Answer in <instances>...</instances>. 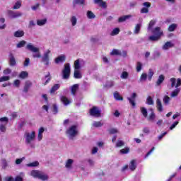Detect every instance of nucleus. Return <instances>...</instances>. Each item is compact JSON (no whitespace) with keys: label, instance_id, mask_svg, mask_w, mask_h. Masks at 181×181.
<instances>
[{"label":"nucleus","instance_id":"f257e3e1","mask_svg":"<svg viewBox=\"0 0 181 181\" xmlns=\"http://www.w3.org/2000/svg\"><path fill=\"white\" fill-rule=\"evenodd\" d=\"M25 49L30 52H32L33 53H35L33 54V57L34 59H40L42 57L39 48L33 46V45L31 43L28 44Z\"/></svg>","mask_w":181,"mask_h":181},{"label":"nucleus","instance_id":"f03ea898","mask_svg":"<svg viewBox=\"0 0 181 181\" xmlns=\"http://www.w3.org/2000/svg\"><path fill=\"white\" fill-rule=\"evenodd\" d=\"M31 176L33 177H37V179H40L42 181H46L49 180V175L45 174L43 172L33 170L31 171Z\"/></svg>","mask_w":181,"mask_h":181},{"label":"nucleus","instance_id":"7ed1b4c3","mask_svg":"<svg viewBox=\"0 0 181 181\" xmlns=\"http://www.w3.org/2000/svg\"><path fill=\"white\" fill-rule=\"evenodd\" d=\"M71 69L70 68V64L66 63L64 64V69L62 70V78L64 80H69L70 78V74Z\"/></svg>","mask_w":181,"mask_h":181},{"label":"nucleus","instance_id":"20e7f679","mask_svg":"<svg viewBox=\"0 0 181 181\" xmlns=\"http://www.w3.org/2000/svg\"><path fill=\"white\" fill-rule=\"evenodd\" d=\"M89 114L91 117L100 118L101 117V110L97 106H93L89 110Z\"/></svg>","mask_w":181,"mask_h":181},{"label":"nucleus","instance_id":"39448f33","mask_svg":"<svg viewBox=\"0 0 181 181\" xmlns=\"http://www.w3.org/2000/svg\"><path fill=\"white\" fill-rule=\"evenodd\" d=\"M25 144L27 145H29L33 141H35V139L36 138V132L33 131L31 133L26 132L25 134Z\"/></svg>","mask_w":181,"mask_h":181},{"label":"nucleus","instance_id":"423d86ee","mask_svg":"<svg viewBox=\"0 0 181 181\" xmlns=\"http://www.w3.org/2000/svg\"><path fill=\"white\" fill-rule=\"evenodd\" d=\"M0 131L1 132H6V125L9 122V119L6 117L0 118Z\"/></svg>","mask_w":181,"mask_h":181},{"label":"nucleus","instance_id":"0eeeda50","mask_svg":"<svg viewBox=\"0 0 181 181\" xmlns=\"http://www.w3.org/2000/svg\"><path fill=\"white\" fill-rule=\"evenodd\" d=\"M67 135H69L71 138H74L78 134L77 125H72L66 130Z\"/></svg>","mask_w":181,"mask_h":181},{"label":"nucleus","instance_id":"6e6552de","mask_svg":"<svg viewBox=\"0 0 181 181\" xmlns=\"http://www.w3.org/2000/svg\"><path fill=\"white\" fill-rule=\"evenodd\" d=\"M50 54V49H48L42 57V62L45 64V66H49L50 64V58L49 57Z\"/></svg>","mask_w":181,"mask_h":181},{"label":"nucleus","instance_id":"1a4fd4ad","mask_svg":"<svg viewBox=\"0 0 181 181\" xmlns=\"http://www.w3.org/2000/svg\"><path fill=\"white\" fill-rule=\"evenodd\" d=\"M7 13L10 18H12V19H15L16 18H20V16H22V13L21 12H14L12 10H8L7 11Z\"/></svg>","mask_w":181,"mask_h":181},{"label":"nucleus","instance_id":"9d476101","mask_svg":"<svg viewBox=\"0 0 181 181\" xmlns=\"http://www.w3.org/2000/svg\"><path fill=\"white\" fill-rule=\"evenodd\" d=\"M152 33L156 36H159L160 38L163 36V31L160 30V27H156L153 30Z\"/></svg>","mask_w":181,"mask_h":181},{"label":"nucleus","instance_id":"9b49d317","mask_svg":"<svg viewBox=\"0 0 181 181\" xmlns=\"http://www.w3.org/2000/svg\"><path fill=\"white\" fill-rule=\"evenodd\" d=\"M135 98H136V93H132L131 98H127L129 104H131L132 107H135V105H136V103H135Z\"/></svg>","mask_w":181,"mask_h":181},{"label":"nucleus","instance_id":"f8f14e48","mask_svg":"<svg viewBox=\"0 0 181 181\" xmlns=\"http://www.w3.org/2000/svg\"><path fill=\"white\" fill-rule=\"evenodd\" d=\"M8 56H9V65L11 67L16 66V59H15V57L13 56V54L10 53Z\"/></svg>","mask_w":181,"mask_h":181},{"label":"nucleus","instance_id":"ddd939ff","mask_svg":"<svg viewBox=\"0 0 181 181\" xmlns=\"http://www.w3.org/2000/svg\"><path fill=\"white\" fill-rule=\"evenodd\" d=\"M156 108L158 112H162V111H163V106H162V102L159 98L156 100Z\"/></svg>","mask_w":181,"mask_h":181},{"label":"nucleus","instance_id":"4468645a","mask_svg":"<svg viewBox=\"0 0 181 181\" xmlns=\"http://www.w3.org/2000/svg\"><path fill=\"white\" fill-rule=\"evenodd\" d=\"M65 61H66V56L64 55L59 56L55 59L56 64H59V63H63V62H65Z\"/></svg>","mask_w":181,"mask_h":181},{"label":"nucleus","instance_id":"2eb2a0df","mask_svg":"<svg viewBox=\"0 0 181 181\" xmlns=\"http://www.w3.org/2000/svg\"><path fill=\"white\" fill-rule=\"evenodd\" d=\"M175 44L172 43L170 41H168L165 43V45L163 46V50H168V49L170 47H174Z\"/></svg>","mask_w":181,"mask_h":181},{"label":"nucleus","instance_id":"dca6fc26","mask_svg":"<svg viewBox=\"0 0 181 181\" xmlns=\"http://www.w3.org/2000/svg\"><path fill=\"white\" fill-rule=\"evenodd\" d=\"M114 98L115 100H116V101H123L124 100V98H122V96H121V95H119V93H118V91H115L114 93Z\"/></svg>","mask_w":181,"mask_h":181},{"label":"nucleus","instance_id":"f3484780","mask_svg":"<svg viewBox=\"0 0 181 181\" xmlns=\"http://www.w3.org/2000/svg\"><path fill=\"white\" fill-rule=\"evenodd\" d=\"M163 81H165V76H163V74H161L158 76L156 84L157 86H160V84H162V83H163Z\"/></svg>","mask_w":181,"mask_h":181},{"label":"nucleus","instance_id":"a211bd4d","mask_svg":"<svg viewBox=\"0 0 181 181\" xmlns=\"http://www.w3.org/2000/svg\"><path fill=\"white\" fill-rule=\"evenodd\" d=\"M60 100L62 103H63V104L65 105H69V104L71 103V101H70V100H69V98H67L66 96H61Z\"/></svg>","mask_w":181,"mask_h":181},{"label":"nucleus","instance_id":"6ab92c4d","mask_svg":"<svg viewBox=\"0 0 181 181\" xmlns=\"http://www.w3.org/2000/svg\"><path fill=\"white\" fill-rule=\"evenodd\" d=\"M141 28H142V23H138L134 27V33L138 35L141 32Z\"/></svg>","mask_w":181,"mask_h":181},{"label":"nucleus","instance_id":"aec40b11","mask_svg":"<svg viewBox=\"0 0 181 181\" xmlns=\"http://www.w3.org/2000/svg\"><path fill=\"white\" fill-rule=\"evenodd\" d=\"M31 86H32V82L27 81L24 86V89H23L24 93H28Z\"/></svg>","mask_w":181,"mask_h":181},{"label":"nucleus","instance_id":"412c9836","mask_svg":"<svg viewBox=\"0 0 181 181\" xmlns=\"http://www.w3.org/2000/svg\"><path fill=\"white\" fill-rule=\"evenodd\" d=\"M129 169L132 172L136 169V161L135 160H132L129 164Z\"/></svg>","mask_w":181,"mask_h":181},{"label":"nucleus","instance_id":"4be33fe9","mask_svg":"<svg viewBox=\"0 0 181 181\" xmlns=\"http://www.w3.org/2000/svg\"><path fill=\"white\" fill-rule=\"evenodd\" d=\"M59 88H60V84H59V83L54 84L50 89L51 94L56 93V91H57V90H59Z\"/></svg>","mask_w":181,"mask_h":181},{"label":"nucleus","instance_id":"5701e85b","mask_svg":"<svg viewBox=\"0 0 181 181\" xmlns=\"http://www.w3.org/2000/svg\"><path fill=\"white\" fill-rule=\"evenodd\" d=\"M28 77H29V73H28V71H23L19 74L20 78L25 79V78H28Z\"/></svg>","mask_w":181,"mask_h":181},{"label":"nucleus","instance_id":"b1692460","mask_svg":"<svg viewBox=\"0 0 181 181\" xmlns=\"http://www.w3.org/2000/svg\"><path fill=\"white\" fill-rule=\"evenodd\" d=\"M132 16L131 15H127V16H121L118 18V22L119 23H122V22H125V21L127 19H129V18H131Z\"/></svg>","mask_w":181,"mask_h":181},{"label":"nucleus","instance_id":"393cba45","mask_svg":"<svg viewBox=\"0 0 181 181\" xmlns=\"http://www.w3.org/2000/svg\"><path fill=\"white\" fill-rule=\"evenodd\" d=\"M111 56H122V53H121V51L119 49H114L110 52Z\"/></svg>","mask_w":181,"mask_h":181},{"label":"nucleus","instance_id":"a878e982","mask_svg":"<svg viewBox=\"0 0 181 181\" xmlns=\"http://www.w3.org/2000/svg\"><path fill=\"white\" fill-rule=\"evenodd\" d=\"M23 36H25V32L23 30H18L14 33L15 37H22Z\"/></svg>","mask_w":181,"mask_h":181},{"label":"nucleus","instance_id":"bb28decb","mask_svg":"<svg viewBox=\"0 0 181 181\" xmlns=\"http://www.w3.org/2000/svg\"><path fill=\"white\" fill-rule=\"evenodd\" d=\"M74 78H81L83 76L81 75V73H80V71H78V69H75L74 72Z\"/></svg>","mask_w":181,"mask_h":181},{"label":"nucleus","instance_id":"cd10ccee","mask_svg":"<svg viewBox=\"0 0 181 181\" xmlns=\"http://www.w3.org/2000/svg\"><path fill=\"white\" fill-rule=\"evenodd\" d=\"M177 28V24L173 23L169 25L168 30V32H175V30H176Z\"/></svg>","mask_w":181,"mask_h":181},{"label":"nucleus","instance_id":"c85d7f7f","mask_svg":"<svg viewBox=\"0 0 181 181\" xmlns=\"http://www.w3.org/2000/svg\"><path fill=\"white\" fill-rule=\"evenodd\" d=\"M74 69L75 70H80V69L81 68V65H80V59H78L74 62Z\"/></svg>","mask_w":181,"mask_h":181},{"label":"nucleus","instance_id":"c756f323","mask_svg":"<svg viewBox=\"0 0 181 181\" xmlns=\"http://www.w3.org/2000/svg\"><path fill=\"white\" fill-rule=\"evenodd\" d=\"M46 22H47V19H46V18H44L42 20H37V25L38 26H43V25H46Z\"/></svg>","mask_w":181,"mask_h":181},{"label":"nucleus","instance_id":"7c9ffc66","mask_svg":"<svg viewBox=\"0 0 181 181\" xmlns=\"http://www.w3.org/2000/svg\"><path fill=\"white\" fill-rule=\"evenodd\" d=\"M159 39H160V37H159V35H151L148 37V40H151V42H158V40H159Z\"/></svg>","mask_w":181,"mask_h":181},{"label":"nucleus","instance_id":"2f4dec72","mask_svg":"<svg viewBox=\"0 0 181 181\" xmlns=\"http://www.w3.org/2000/svg\"><path fill=\"white\" fill-rule=\"evenodd\" d=\"M129 147L127 146L124 148H122L119 151L121 155H127V153H129Z\"/></svg>","mask_w":181,"mask_h":181},{"label":"nucleus","instance_id":"473e14b6","mask_svg":"<svg viewBox=\"0 0 181 181\" xmlns=\"http://www.w3.org/2000/svg\"><path fill=\"white\" fill-rule=\"evenodd\" d=\"M25 45H26V41L21 40L16 45V48L21 49L22 47H25Z\"/></svg>","mask_w":181,"mask_h":181},{"label":"nucleus","instance_id":"72a5a7b5","mask_svg":"<svg viewBox=\"0 0 181 181\" xmlns=\"http://www.w3.org/2000/svg\"><path fill=\"white\" fill-rule=\"evenodd\" d=\"M140 110L142 115L144 117V118H146V117H148V110L146 108L142 107L140 108Z\"/></svg>","mask_w":181,"mask_h":181},{"label":"nucleus","instance_id":"f704fd0d","mask_svg":"<svg viewBox=\"0 0 181 181\" xmlns=\"http://www.w3.org/2000/svg\"><path fill=\"white\" fill-rule=\"evenodd\" d=\"M86 15L88 19H94L95 18V15L91 11H88Z\"/></svg>","mask_w":181,"mask_h":181},{"label":"nucleus","instance_id":"c9c22d12","mask_svg":"<svg viewBox=\"0 0 181 181\" xmlns=\"http://www.w3.org/2000/svg\"><path fill=\"white\" fill-rule=\"evenodd\" d=\"M73 162H74L73 159H68L65 165L66 168L70 169V168H71V165H73Z\"/></svg>","mask_w":181,"mask_h":181},{"label":"nucleus","instance_id":"e433bc0d","mask_svg":"<svg viewBox=\"0 0 181 181\" xmlns=\"http://www.w3.org/2000/svg\"><path fill=\"white\" fill-rule=\"evenodd\" d=\"M77 88H78V84H74L71 87V93L74 95H76V93H77Z\"/></svg>","mask_w":181,"mask_h":181},{"label":"nucleus","instance_id":"4c0bfd02","mask_svg":"<svg viewBox=\"0 0 181 181\" xmlns=\"http://www.w3.org/2000/svg\"><path fill=\"white\" fill-rule=\"evenodd\" d=\"M146 104H148V105H153L154 103H153V99L152 98V97L148 96V98L146 99Z\"/></svg>","mask_w":181,"mask_h":181},{"label":"nucleus","instance_id":"58836bf2","mask_svg":"<svg viewBox=\"0 0 181 181\" xmlns=\"http://www.w3.org/2000/svg\"><path fill=\"white\" fill-rule=\"evenodd\" d=\"M179 93H180V88H176L172 92L171 97H177V95H179Z\"/></svg>","mask_w":181,"mask_h":181},{"label":"nucleus","instance_id":"ea45409f","mask_svg":"<svg viewBox=\"0 0 181 181\" xmlns=\"http://www.w3.org/2000/svg\"><path fill=\"white\" fill-rule=\"evenodd\" d=\"M156 23V21L154 20H151L148 24V30H152V28L155 26V24Z\"/></svg>","mask_w":181,"mask_h":181},{"label":"nucleus","instance_id":"a19ab883","mask_svg":"<svg viewBox=\"0 0 181 181\" xmlns=\"http://www.w3.org/2000/svg\"><path fill=\"white\" fill-rule=\"evenodd\" d=\"M45 78H47V79L45 82L44 86L49 84V83L50 82V80H52V76H50V72H49L48 74L45 76Z\"/></svg>","mask_w":181,"mask_h":181},{"label":"nucleus","instance_id":"79ce46f5","mask_svg":"<svg viewBox=\"0 0 181 181\" xmlns=\"http://www.w3.org/2000/svg\"><path fill=\"white\" fill-rule=\"evenodd\" d=\"M119 33V28H115L111 32V36H115Z\"/></svg>","mask_w":181,"mask_h":181},{"label":"nucleus","instance_id":"37998d69","mask_svg":"<svg viewBox=\"0 0 181 181\" xmlns=\"http://www.w3.org/2000/svg\"><path fill=\"white\" fill-rule=\"evenodd\" d=\"M108 132L110 135H114V134H118V129L116 128H111L108 129Z\"/></svg>","mask_w":181,"mask_h":181},{"label":"nucleus","instance_id":"c03bdc74","mask_svg":"<svg viewBox=\"0 0 181 181\" xmlns=\"http://www.w3.org/2000/svg\"><path fill=\"white\" fill-rule=\"evenodd\" d=\"M125 145V142L122 140H118L116 143V148H121V146H124Z\"/></svg>","mask_w":181,"mask_h":181},{"label":"nucleus","instance_id":"a18cd8bd","mask_svg":"<svg viewBox=\"0 0 181 181\" xmlns=\"http://www.w3.org/2000/svg\"><path fill=\"white\" fill-rule=\"evenodd\" d=\"M27 166H28V168H35L36 166H39V163L37 161L30 163L27 165Z\"/></svg>","mask_w":181,"mask_h":181},{"label":"nucleus","instance_id":"49530a36","mask_svg":"<svg viewBox=\"0 0 181 181\" xmlns=\"http://www.w3.org/2000/svg\"><path fill=\"white\" fill-rule=\"evenodd\" d=\"M52 112L53 114L56 115L59 112V107H57V105L54 104L52 105Z\"/></svg>","mask_w":181,"mask_h":181},{"label":"nucleus","instance_id":"de8ad7c7","mask_svg":"<svg viewBox=\"0 0 181 181\" xmlns=\"http://www.w3.org/2000/svg\"><path fill=\"white\" fill-rule=\"evenodd\" d=\"M103 126V123L101 122H95L93 123V127L95 128H100Z\"/></svg>","mask_w":181,"mask_h":181},{"label":"nucleus","instance_id":"09e8293b","mask_svg":"<svg viewBox=\"0 0 181 181\" xmlns=\"http://www.w3.org/2000/svg\"><path fill=\"white\" fill-rule=\"evenodd\" d=\"M156 118V115H155V112H152L148 118V121H153Z\"/></svg>","mask_w":181,"mask_h":181},{"label":"nucleus","instance_id":"8fccbe9b","mask_svg":"<svg viewBox=\"0 0 181 181\" xmlns=\"http://www.w3.org/2000/svg\"><path fill=\"white\" fill-rule=\"evenodd\" d=\"M71 22L72 26H76V25H77V18H76V16H72L71 18Z\"/></svg>","mask_w":181,"mask_h":181},{"label":"nucleus","instance_id":"3c124183","mask_svg":"<svg viewBox=\"0 0 181 181\" xmlns=\"http://www.w3.org/2000/svg\"><path fill=\"white\" fill-rule=\"evenodd\" d=\"M22 6V2L21 1H17L16 2L15 5L13 7V9H19Z\"/></svg>","mask_w":181,"mask_h":181},{"label":"nucleus","instance_id":"603ef678","mask_svg":"<svg viewBox=\"0 0 181 181\" xmlns=\"http://www.w3.org/2000/svg\"><path fill=\"white\" fill-rule=\"evenodd\" d=\"M74 5H84V0H74Z\"/></svg>","mask_w":181,"mask_h":181},{"label":"nucleus","instance_id":"864d4df0","mask_svg":"<svg viewBox=\"0 0 181 181\" xmlns=\"http://www.w3.org/2000/svg\"><path fill=\"white\" fill-rule=\"evenodd\" d=\"M153 74H154L153 71L151 69H150L148 71V76L149 81L152 80V77H153Z\"/></svg>","mask_w":181,"mask_h":181},{"label":"nucleus","instance_id":"5fc2aeb1","mask_svg":"<svg viewBox=\"0 0 181 181\" xmlns=\"http://www.w3.org/2000/svg\"><path fill=\"white\" fill-rule=\"evenodd\" d=\"M142 70V63L141 62H137L136 64V71L137 73H139Z\"/></svg>","mask_w":181,"mask_h":181},{"label":"nucleus","instance_id":"6e6d98bb","mask_svg":"<svg viewBox=\"0 0 181 181\" xmlns=\"http://www.w3.org/2000/svg\"><path fill=\"white\" fill-rule=\"evenodd\" d=\"M163 101L164 103V104L168 105L169 104V101H170V98H169V96L165 95L163 99Z\"/></svg>","mask_w":181,"mask_h":181},{"label":"nucleus","instance_id":"4d7b16f0","mask_svg":"<svg viewBox=\"0 0 181 181\" xmlns=\"http://www.w3.org/2000/svg\"><path fill=\"white\" fill-rule=\"evenodd\" d=\"M129 74L127 71H123L121 75V78L127 79Z\"/></svg>","mask_w":181,"mask_h":181},{"label":"nucleus","instance_id":"13d9d810","mask_svg":"<svg viewBox=\"0 0 181 181\" xmlns=\"http://www.w3.org/2000/svg\"><path fill=\"white\" fill-rule=\"evenodd\" d=\"M30 64V59L26 58L23 63V66L24 67H28V66H29Z\"/></svg>","mask_w":181,"mask_h":181},{"label":"nucleus","instance_id":"bf43d9fd","mask_svg":"<svg viewBox=\"0 0 181 181\" xmlns=\"http://www.w3.org/2000/svg\"><path fill=\"white\" fill-rule=\"evenodd\" d=\"M11 78L9 76H1L0 77V83H2L3 81H8Z\"/></svg>","mask_w":181,"mask_h":181},{"label":"nucleus","instance_id":"052dcab7","mask_svg":"<svg viewBox=\"0 0 181 181\" xmlns=\"http://www.w3.org/2000/svg\"><path fill=\"white\" fill-rule=\"evenodd\" d=\"M149 12V8L144 7L141 9V13H148Z\"/></svg>","mask_w":181,"mask_h":181},{"label":"nucleus","instance_id":"680f3d73","mask_svg":"<svg viewBox=\"0 0 181 181\" xmlns=\"http://www.w3.org/2000/svg\"><path fill=\"white\" fill-rule=\"evenodd\" d=\"M179 124V121H175L173 123V124L170 127V129L172 130L174 128H176V125Z\"/></svg>","mask_w":181,"mask_h":181},{"label":"nucleus","instance_id":"e2e57ef3","mask_svg":"<svg viewBox=\"0 0 181 181\" xmlns=\"http://www.w3.org/2000/svg\"><path fill=\"white\" fill-rule=\"evenodd\" d=\"M170 82H171V87H175V86H176V78H171Z\"/></svg>","mask_w":181,"mask_h":181},{"label":"nucleus","instance_id":"0e129e2a","mask_svg":"<svg viewBox=\"0 0 181 181\" xmlns=\"http://www.w3.org/2000/svg\"><path fill=\"white\" fill-rule=\"evenodd\" d=\"M14 86H15V87L19 88V86H21V81L18 79L15 80Z\"/></svg>","mask_w":181,"mask_h":181},{"label":"nucleus","instance_id":"69168bd1","mask_svg":"<svg viewBox=\"0 0 181 181\" xmlns=\"http://www.w3.org/2000/svg\"><path fill=\"white\" fill-rule=\"evenodd\" d=\"M5 181H15V178H13V177L12 176H9V177H6L4 178Z\"/></svg>","mask_w":181,"mask_h":181},{"label":"nucleus","instance_id":"338daca9","mask_svg":"<svg viewBox=\"0 0 181 181\" xmlns=\"http://www.w3.org/2000/svg\"><path fill=\"white\" fill-rule=\"evenodd\" d=\"M14 181H23V178L21 175H17L14 178Z\"/></svg>","mask_w":181,"mask_h":181},{"label":"nucleus","instance_id":"774afa93","mask_svg":"<svg viewBox=\"0 0 181 181\" xmlns=\"http://www.w3.org/2000/svg\"><path fill=\"white\" fill-rule=\"evenodd\" d=\"M143 6H145L144 8H151V3L149 2H144L143 3Z\"/></svg>","mask_w":181,"mask_h":181}]
</instances>
